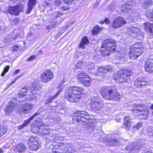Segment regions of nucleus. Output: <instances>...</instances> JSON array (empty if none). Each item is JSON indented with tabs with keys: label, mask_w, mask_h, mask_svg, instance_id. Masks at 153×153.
I'll use <instances>...</instances> for the list:
<instances>
[{
	"label": "nucleus",
	"mask_w": 153,
	"mask_h": 153,
	"mask_svg": "<svg viewBox=\"0 0 153 153\" xmlns=\"http://www.w3.org/2000/svg\"><path fill=\"white\" fill-rule=\"evenodd\" d=\"M82 89L77 87H69L66 88L65 98L70 102H76L80 98Z\"/></svg>",
	"instance_id": "obj_1"
},
{
	"label": "nucleus",
	"mask_w": 153,
	"mask_h": 153,
	"mask_svg": "<svg viewBox=\"0 0 153 153\" xmlns=\"http://www.w3.org/2000/svg\"><path fill=\"white\" fill-rule=\"evenodd\" d=\"M99 89L102 96L105 99L117 100L120 97V95L118 92L109 87H102Z\"/></svg>",
	"instance_id": "obj_2"
},
{
	"label": "nucleus",
	"mask_w": 153,
	"mask_h": 153,
	"mask_svg": "<svg viewBox=\"0 0 153 153\" xmlns=\"http://www.w3.org/2000/svg\"><path fill=\"white\" fill-rule=\"evenodd\" d=\"M116 48V43L112 39H107L102 42L101 48V55L104 56H108L110 53L114 51Z\"/></svg>",
	"instance_id": "obj_3"
},
{
	"label": "nucleus",
	"mask_w": 153,
	"mask_h": 153,
	"mask_svg": "<svg viewBox=\"0 0 153 153\" xmlns=\"http://www.w3.org/2000/svg\"><path fill=\"white\" fill-rule=\"evenodd\" d=\"M132 74L130 71L125 69L119 70L117 73L114 75V78L116 82L118 83L127 82L130 79V76Z\"/></svg>",
	"instance_id": "obj_4"
},
{
	"label": "nucleus",
	"mask_w": 153,
	"mask_h": 153,
	"mask_svg": "<svg viewBox=\"0 0 153 153\" xmlns=\"http://www.w3.org/2000/svg\"><path fill=\"white\" fill-rule=\"evenodd\" d=\"M132 113L134 115H142L143 118L147 117L149 114V108L143 105L134 104L132 107Z\"/></svg>",
	"instance_id": "obj_5"
},
{
	"label": "nucleus",
	"mask_w": 153,
	"mask_h": 153,
	"mask_svg": "<svg viewBox=\"0 0 153 153\" xmlns=\"http://www.w3.org/2000/svg\"><path fill=\"white\" fill-rule=\"evenodd\" d=\"M90 104L91 111L97 113H99V111L103 106L102 100L98 97L91 98Z\"/></svg>",
	"instance_id": "obj_6"
},
{
	"label": "nucleus",
	"mask_w": 153,
	"mask_h": 153,
	"mask_svg": "<svg viewBox=\"0 0 153 153\" xmlns=\"http://www.w3.org/2000/svg\"><path fill=\"white\" fill-rule=\"evenodd\" d=\"M88 77L86 73L84 72H81L77 75V79L81 82L83 85L87 86L90 85L91 82V79Z\"/></svg>",
	"instance_id": "obj_7"
},
{
	"label": "nucleus",
	"mask_w": 153,
	"mask_h": 153,
	"mask_svg": "<svg viewBox=\"0 0 153 153\" xmlns=\"http://www.w3.org/2000/svg\"><path fill=\"white\" fill-rule=\"evenodd\" d=\"M144 67L147 72L149 73L153 72V54L149 55Z\"/></svg>",
	"instance_id": "obj_8"
},
{
	"label": "nucleus",
	"mask_w": 153,
	"mask_h": 153,
	"mask_svg": "<svg viewBox=\"0 0 153 153\" xmlns=\"http://www.w3.org/2000/svg\"><path fill=\"white\" fill-rule=\"evenodd\" d=\"M126 23V20L121 17L115 19L112 23V27L114 28H117L123 26Z\"/></svg>",
	"instance_id": "obj_9"
},
{
	"label": "nucleus",
	"mask_w": 153,
	"mask_h": 153,
	"mask_svg": "<svg viewBox=\"0 0 153 153\" xmlns=\"http://www.w3.org/2000/svg\"><path fill=\"white\" fill-rule=\"evenodd\" d=\"M53 77L52 72L49 70H47L41 74L42 80L44 82H49Z\"/></svg>",
	"instance_id": "obj_10"
},
{
	"label": "nucleus",
	"mask_w": 153,
	"mask_h": 153,
	"mask_svg": "<svg viewBox=\"0 0 153 153\" xmlns=\"http://www.w3.org/2000/svg\"><path fill=\"white\" fill-rule=\"evenodd\" d=\"M112 67L110 66H108L103 68H100L97 69L96 75L98 76L103 77L104 74L107 72H110L112 71Z\"/></svg>",
	"instance_id": "obj_11"
},
{
	"label": "nucleus",
	"mask_w": 153,
	"mask_h": 153,
	"mask_svg": "<svg viewBox=\"0 0 153 153\" xmlns=\"http://www.w3.org/2000/svg\"><path fill=\"white\" fill-rule=\"evenodd\" d=\"M132 47L129 52V58L131 59L134 60L137 59L139 56L142 53L141 52V50H138V51H137L135 50L132 49Z\"/></svg>",
	"instance_id": "obj_12"
},
{
	"label": "nucleus",
	"mask_w": 153,
	"mask_h": 153,
	"mask_svg": "<svg viewBox=\"0 0 153 153\" xmlns=\"http://www.w3.org/2000/svg\"><path fill=\"white\" fill-rule=\"evenodd\" d=\"M146 80L147 79L145 77H140L135 81L134 85L140 88L146 85Z\"/></svg>",
	"instance_id": "obj_13"
},
{
	"label": "nucleus",
	"mask_w": 153,
	"mask_h": 153,
	"mask_svg": "<svg viewBox=\"0 0 153 153\" xmlns=\"http://www.w3.org/2000/svg\"><path fill=\"white\" fill-rule=\"evenodd\" d=\"M141 146L139 145H136L133 143H131L126 148L127 150H130L129 152L131 153H134L137 150L140 149Z\"/></svg>",
	"instance_id": "obj_14"
},
{
	"label": "nucleus",
	"mask_w": 153,
	"mask_h": 153,
	"mask_svg": "<svg viewBox=\"0 0 153 153\" xmlns=\"http://www.w3.org/2000/svg\"><path fill=\"white\" fill-rule=\"evenodd\" d=\"M14 149L16 152L18 153L24 152L26 151V146L25 143H20L15 146Z\"/></svg>",
	"instance_id": "obj_15"
},
{
	"label": "nucleus",
	"mask_w": 153,
	"mask_h": 153,
	"mask_svg": "<svg viewBox=\"0 0 153 153\" xmlns=\"http://www.w3.org/2000/svg\"><path fill=\"white\" fill-rule=\"evenodd\" d=\"M132 120V119L128 116L124 117L123 127L126 130L128 131L130 129Z\"/></svg>",
	"instance_id": "obj_16"
},
{
	"label": "nucleus",
	"mask_w": 153,
	"mask_h": 153,
	"mask_svg": "<svg viewBox=\"0 0 153 153\" xmlns=\"http://www.w3.org/2000/svg\"><path fill=\"white\" fill-rule=\"evenodd\" d=\"M14 105V102L12 101H10L9 104V105L5 108V112L6 114H9L13 112Z\"/></svg>",
	"instance_id": "obj_17"
},
{
	"label": "nucleus",
	"mask_w": 153,
	"mask_h": 153,
	"mask_svg": "<svg viewBox=\"0 0 153 153\" xmlns=\"http://www.w3.org/2000/svg\"><path fill=\"white\" fill-rule=\"evenodd\" d=\"M132 2L126 1L122 6L121 9L123 12H126V11L132 9Z\"/></svg>",
	"instance_id": "obj_18"
},
{
	"label": "nucleus",
	"mask_w": 153,
	"mask_h": 153,
	"mask_svg": "<svg viewBox=\"0 0 153 153\" xmlns=\"http://www.w3.org/2000/svg\"><path fill=\"white\" fill-rule=\"evenodd\" d=\"M146 31L152 33L153 31V23L146 22L143 24Z\"/></svg>",
	"instance_id": "obj_19"
},
{
	"label": "nucleus",
	"mask_w": 153,
	"mask_h": 153,
	"mask_svg": "<svg viewBox=\"0 0 153 153\" xmlns=\"http://www.w3.org/2000/svg\"><path fill=\"white\" fill-rule=\"evenodd\" d=\"M36 0H29L28 6V7L26 10L27 14H29L32 10L33 7L36 4Z\"/></svg>",
	"instance_id": "obj_20"
},
{
	"label": "nucleus",
	"mask_w": 153,
	"mask_h": 153,
	"mask_svg": "<svg viewBox=\"0 0 153 153\" xmlns=\"http://www.w3.org/2000/svg\"><path fill=\"white\" fill-rule=\"evenodd\" d=\"M89 43V41L87 37L85 36L82 39L81 42L80 43L79 47L81 48H84L85 45H87Z\"/></svg>",
	"instance_id": "obj_21"
},
{
	"label": "nucleus",
	"mask_w": 153,
	"mask_h": 153,
	"mask_svg": "<svg viewBox=\"0 0 153 153\" xmlns=\"http://www.w3.org/2000/svg\"><path fill=\"white\" fill-rule=\"evenodd\" d=\"M18 6L11 7L8 9L9 13L12 15H17L19 12Z\"/></svg>",
	"instance_id": "obj_22"
},
{
	"label": "nucleus",
	"mask_w": 153,
	"mask_h": 153,
	"mask_svg": "<svg viewBox=\"0 0 153 153\" xmlns=\"http://www.w3.org/2000/svg\"><path fill=\"white\" fill-rule=\"evenodd\" d=\"M129 30L131 34H132V33L137 36L139 35L140 32V30L139 28L134 27H130L129 29Z\"/></svg>",
	"instance_id": "obj_23"
},
{
	"label": "nucleus",
	"mask_w": 153,
	"mask_h": 153,
	"mask_svg": "<svg viewBox=\"0 0 153 153\" xmlns=\"http://www.w3.org/2000/svg\"><path fill=\"white\" fill-rule=\"evenodd\" d=\"M62 91L61 89H60L59 91L53 96H51L49 97L47 100L46 102L47 103H50L52 102V101L56 98L60 93Z\"/></svg>",
	"instance_id": "obj_24"
},
{
	"label": "nucleus",
	"mask_w": 153,
	"mask_h": 153,
	"mask_svg": "<svg viewBox=\"0 0 153 153\" xmlns=\"http://www.w3.org/2000/svg\"><path fill=\"white\" fill-rule=\"evenodd\" d=\"M33 106L31 104H25L22 109V111L25 113H28L30 112Z\"/></svg>",
	"instance_id": "obj_25"
},
{
	"label": "nucleus",
	"mask_w": 153,
	"mask_h": 153,
	"mask_svg": "<svg viewBox=\"0 0 153 153\" xmlns=\"http://www.w3.org/2000/svg\"><path fill=\"white\" fill-rule=\"evenodd\" d=\"M80 118L81 120L80 121L83 122H85V120H89L90 119L89 116L88 114L84 111H81Z\"/></svg>",
	"instance_id": "obj_26"
},
{
	"label": "nucleus",
	"mask_w": 153,
	"mask_h": 153,
	"mask_svg": "<svg viewBox=\"0 0 153 153\" xmlns=\"http://www.w3.org/2000/svg\"><path fill=\"white\" fill-rule=\"evenodd\" d=\"M29 148L30 149L33 150L38 149L39 146V144L38 142H36L33 143H28Z\"/></svg>",
	"instance_id": "obj_27"
},
{
	"label": "nucleus",
	"mask_w": 153,
	"mask_h": 153,
	"mask_svg": "<svg viewBox=\"0 0 153 153\" xmlns=\"http://www.w3.org/2000/svg\"><path fill=\"white\" fill-rule=\"evenodd\" d=\"M118 143V141L116 139L113 138H109L106 143L107 145L113 146H115Z\"/></svg>",
	"instance_id": "obj_28"
},
{
	"label": "nucleus",
	"mask_w": 153,
	"mask_h": 153,
	"mask_svg": "<svg viewBox=\"0 0 153 153\" xmlns=\"http://www.w3.org/2000/svg\"><path fill=\"white\" fill-rule=\"evenodd\" d=\"M133 50H135L137 51H138V50H141V52H142L143 45L140 43H136L133 45L132 47Z\"/></svg>",
	"instance_id": "obj_29"
},
{
	"label": "nucleus",
	"mask_w": 153,
	"mask_h": 153,
	"mask_svg": "<svg viewBox=\"0 0 153 153\" xmlns=\"http://www.w3.org/2000/svg\"><path fill=\"white\" fill-rule=\"evenodd\" d=\"M60 22H58V21H55L51 22V24L47 26V29H51L53 28H55L56 26H59L60 24Z\"/></svg>",
	"instance_id": "obj_30"
},
{
	"label": "nucleus",
	"mask_w": 153,
	"mask_h": 153,
	"mask_svg": "<svg viewBox=\"0 0 153 153\" xmlns=\"http://www.w3.org/2000/svg\"><path fill=\"white\" fill-rule=\"evenodd\" d=\"M81 111H78L75 113L74 115L73 119L78 122H80L81 118H80Z\"/></svg>",
	"instance_id": "obj_31"
},
{
	"label": "nucleus",
	"mask_w": 153,
	"mask_h": 153,
	"mask_svg": "<svg viewBox=\"0 0 153 153\" xmlns=\"http://www.w3.org/2000/svg\"><path fill=\"white\" fill-rule=\"evenodd\" d=\"M27 92V88L26 87L23 88L22 89L18 92L19 97H23L26 95Z\"/></svg>",
	"instance_id": "obj_32"
},
{
	"label": "nucleus",
	"mask_w": 153,
	"mask_h": 153,
	"mask_svg": "<svg viewBox=\"0 0 153 153\" xmlns=\"http://www.w3.org/2000/svg\"><path fill=\"white\" fill-rule=\"evenodd\" d=\"M145 15L148 19L152 21L151 19H153V12L152 10H146Z\"/></svg>",
	"instance_id": "obj_33"
},
{
	"label": "nucleus",
	"mask_w": 153,
	"mask_h": 153,
	"mask_svg": "<svg viewBox=\"0 0 153 153\" xmlns=\"http://www.w3.org/2000/svg\"><path fill=\"white\" fill-rule=\"evenodd\" d=\"M63 14V13L61 12L56 11L51 14V17L52 19H56L59 17Z\"/></svg>",
	"instance_id": "obj_34"
},
{
	"label": "nucleus",
	"mask_w": 153,
	"mask_h": 153,
	"mask_svg": "<svg viewBox=\"0 0 153 153\" xmlns=\"http://www.w3.org/2000/svg\"><path fill=\"white\" fill-rule=\"evenodd\" d=\"M7 131V130L6 126L3 125L0 126V137L6 133Z\"/></svg>",
	"instance_id": "obj_35"
},
{
	"label": "nucleus",
	"mask_w": 153,
	"mask_h": 153,
	"mask_svg": "<svg viewBox=\"0 0 153 153\" xmlns=\"http://www.w3.org/2000/svg\"><path fill=\"white\" fill-rule=\"evenodd\" d=\"M39 94L38 92H33L31 93L30 95V98L31 99L33 100H36L39 99Z\"/></svg>",
	"instance_id": "obj_36"
},
{
	"label": "nucleus",
	"mask_w": 153,
	"mask_h": 153,
	"mask_svg": "<svg viewBox=\"0 0 153 153\" xmlns=\"http://www.w3.org/2000/svg\"><path fill=\"white\" fill-rule=\"evenodd\" d=\"M147 134H148L149 137L153 138V128L150 127H148L146 130Z\"/></svg>",
	"instance_id": "obj_37"
},
{
	"label": "nucleus",
	"mask_w": 153,
	"mask_h": 153,
	"mask_svg": "<svg viewBox=\"0 0 153 153\" xmlns=\"http://www.w3.org/2000/svg\"><path fill=\"white\" fill-rule=\"evenodd\" d=\"M152 4V2L150 0H146L144 2L143 7L145 8H146L149 6H150Z\"/></svg>",
	"instance_id": "obj_38"
},
{
	"label": "nucleus",
	"mask_w": 153,
	"mask_h": 153,
	"mask_svg": "<svg viewBox=\"0 0 153 153\" xmlns=\"http://www.w3.org/2000/svg\"><path fill=\"white\" fill-rule=\"evenodd\" d=\"M100 29V28L98 26H96L94 28L92 32V34L94 35H96L98 33Z\"/></svg>",
	"instance_id": "obj_39"
},
{
	"label": "nucleus",
	"mask_w": 153,
	"mask_h": 153,
	"mask_svg": "<svg viewBox=\"0 0 153 153\" xmlns=\"http://www.w3.org/2000/svg\"><path fill=\"white\" fill-rule=\"evenodd\" d=\"M29 123L30 121L29 120H27L24 121V122L22 124V125L18 126V128L19 129H21L24 127L27 126Z\"/></svg>",
	"instance_id": "obj_40"
},
{
	"label": "nucleus",
	"mask_w": 153,
	"mask_h": 153,
	"mask_svg": "<svg viewBox=\"0 0 153 153\" xmlns=\"http://www.w3.org/2000/svg\"><path fill=\"white\" fill-rule=\"evenodd\" d=\"M64 147H62V148H59L57 151H55V153H66L67 149H63Z\"/></svg>",
	"instance_id": "obj_41"
},
{
	"label": "nucleus",
	"mask_w": 153,
	"mask_h": 153,
	"mask_svg": "<svg viewBox=\"0 0 153 153\" xmlns=\"http://www.w3.org/2000/svg\"><path fill=\"white\" fill-rule=\"evenodd\" d=\"M28 140V143H33L36 142H38L37 138L33 136L30 137Z\"/></svg>",
	"instance_id": "obj_42"
},
{
	"label": "nucleus",
	"mask_w": 153,
	"mask_h": 153,
	"mask_svg": "<svg viewBox=\"0 0 153 153\" xmlns=\"http://www.w3.org/2000/svg\"><path fill=\"white\" fill-rule=\"evenodd\" d=\"M54 4L56 6H60L62 4L61 0H55Z\"/></svg>",
	"instance_id": "obj_43"
},
{
	"label": "nucleus",
	"mask_w": 153,
	"mask_h": 153,
	"mask_svg": "<svg viewBox=\"0 0 153 153\" xmlns=\"http://www.w3.org/2000/svg\"><path fill=\"white\" fill-rule=\"evenodd\" d=\"M142 123L141 122H140L136 124L133 127V128L134 130H137L139 129L142 126Z\"/></svg>",
	"instance_id": "obj_44"
},
{
	"label": "nucleus",
	"mask_w": 153,
	"mask_h": 153,
	"mask_svg": "<svg viewBox=\"0 0 153 153\" xmlns=\"http://www.w3.org/2000/svg\"><path fill=\"white\" fill-rule=\"evenodd\" d=\"M33 87L34 88V89L36 90H40L41 89V88L40 87V86L39 84H36V85L35 84H33Z\"/></svg>",
	"instance_id": "obj_45"
},
{
	"label": "nucleus",
	"mask_w": 153,
	"mask_h": 153,
	"mask_svg": "<svg viewBox=\"0 0 153 153\" xmlns=\"http://www.w3.org/2000/svg\"><path fill=\"white\" fill-rule=\"evenodd\" d=\"M39 114V113H36L34 114H33L31 117H30L29 119H27V120H29L30 121V122L31 120H33V119L36 116H37L38 114Z\"/></svg>",
	"instance_id": "obj_46"
},
{
	"label": "nucleus",
	"mask_w": 153,
	"mask_h": 153,
	"mask_svg": "<svg viewBox=\"0 0 153 153\" xmlns=\"http://www.w3.org/2000/svg\"><path fill=\"white\" fill-rule=\"evenodd\" d=\"M64 3L66 4H71L72 2H73L74 0H63Z\"/></svg>",
	"instance_id": "obj_47"
},
{
	"label": "nucleus",
	"mask_w": 153,
	"mask_h": 153,
	"mask_svg": "<svg viewBox=\"0 0 153 153\" xmlns=\"http://www.w3.org/2000/svg\"><path fill=\"white\" fill-rule=\"evenodd\" d=\"M82 63L81 62H78L77 63V64L76 65V67H75L74 69L76 70L78 69V68H79L81 67V65Z\"/></svg>",
	"instance_id": "obj_48"
},
{
	"label": "nucleus",
	"mask_w": 153,
	"mask_h": 153,
	"mask_svg": "<svg viewBox=\"0 0 153 153\" xmlns=\"http://www.w3.org/2000/svg\"><path fill=\"white\" fill-rule=\"evenodd\" d=\"M50 4L48 2L47 0H44V1L43 3V6L45 7H47L50 5Z\"/></svg>",
	"instance_id": "obj_49"
},
{
	"label": "nucleus",
	"mask_w": 153,
	"mask_h": 153,
	"mask_svg": "<svg viewBox=\"0 0 153 153\" xmlns=\"http://www.w3.org/2000/svg\"><path fill=\"white\" fill-rule=\"evenodd\" d=\"M18 49L19 48L17 46L14 45L13 46L12 50L13 51H17Z\"/></svg>",
	"instance_id": "obj_50"
},
{
	"label": "nucleus",
	"mask_w": 153,
	"mask_h": 153,
	"mask_svg": "<svg viewBox=\"0 0 153 153\" xmlns=\"http://www.w3.org/2000/svg\"><path fill=\"white\" fill-rule=\"evenodd\" d=\"M60 8L61 9V10L63 11L67 10L69 9V8L68 7H60Z\"/></svg>",
	"instance_id": "obj_51"
},
{
	"label": "nucleus",
	"mask_w": 153,
	"mask_h": 153,
	"mask_svg": "<svg viewBox=\"0 0 153 153\" xmlns=\"http://www.w3.org/2000/svg\"><path fill=\"white\" fill-rule=\"evenodd\" d=\"M35 58V57L34 56H32L29 58L27 59V60L29 61H31L32 60H34Z\"/></svg>",
	"instance_id": "obj_52"
},
{
	"label": "nucleus",
	"mask_w": 153,
	"mask_h": 153,
	"mask_svg": "<svg viewBox=\"0 0 153 153\" xmlns=\"http://www.w3.org/2000/svg\"><path fill=\"white\" fill-rule=\"evenodd\" d=\"M10 68V67L9 66L7 65L4 68V70L7 72L8 71Z\"/></svg>",
	"instance_id": "obj_53"
},
{
	"label": "nucleus",
	"mask_w": 153,
	"mask_h": 153,
	"mask_svg": "<svg viewBox=\"0 0 153 153\" xmlns=\"http://www.w3.org/2000/svg\"><path fill=\"white\" fill-rule=\"evenodd\" d=\"M102 23H103L104 22L106 23V24H108L109 23V20L107 18H106L103 22L102 21Z\"/></svg>",
	"instance_id": "obj_54"
},
{
	"label": "nucleus",
	"mask_w": 153,
	"mask_h": 153,
	"mask_svg": "<svg viewBox=\"0 0 153 153\" xmlns=\"http://www.w3.org/2000/svg\"><path fill=\"white\" fill-rule=\"evenodd\" d=\"M19 20L16 19H14L13 20V22L14 24L16 25L18 24Z\"/></svg>",
	"instance_id": "obj_55"
},
{
	"label": "nucleus",
	"mask_w": 153,
	"mask_h": 153,
	"mask_svg": "<svg viewBox=\"0 0 153 153\" xmlns=\"http://www.w3.org/2000/svg\"><path fill=\"white\" fill-rule=\"evenodd\" d=\"M6 73H7L6 72L4 71L3 70L1 74V76H2V77L4 76L5 75V74H6Z\"/></svg>",
	"instance_id": "obj_56"
},
{
	"label": "nucleus",
	"mask_w": 153,
	"mask_h": 153,
	"mask_svg": "<svg viewBox=\"0 0 153 153\" xmlns=\"http://www.w3.org/2000/svg\"><path fill=\"white\" fill-rule=\"evenodd\" d=\"M20 76H19L17 77L14 81L12 82L11 84H13V83H14L15 82L16 80H17L20 77Z\"/></svg>",
	"instance_id": "obj_57"
},
{
	"label": "nucleus",
	"mask_w": 153,
	"mask_h": 153,
	"mask_svg": "<svg viewBox=\"0 0 153 153\" xmlns=\"http://www.w3.org/2000/svg\"><path fill=\"white\" fill-rule=\"evenodd\" d=\"M65 79H63L62 81V82H60V84L59 85V86H61V85H62L63 83H64V82H65Z\"/></svg>",
	"instance_id": "obj_58"
},
{
	"label": "nucleus",
	"mask_w": 153,
	"mask_h": 153,
	"mask_svg": "<svg viewBox=\"0 0 153 153\" xmlns=\"http://www.w3.org/2000/svg\"><path fill=\"white\" fill-rule=\"evenodd\" d=\"M142 153H152L151 152L147 150H144Z\"/></svg>",
	"instance_id": "obj_59"
},
{
	"label": "nucleus",
	"mask_w": 153,
	"mask_h": 153,
	"mask_svg": "<svg viewBox=\"0 0 153 153\" xmlns=\"http://www.w3.org/2000/svg\"><path fill=\"white\" fill-rule=\"evenodd\" d=\"M20 71L19 70H15V71L14 72V74H16L18 73Z\"/></svg>",
	"instance_id": "obj_60"
},
{
	"label": "nucleus",
	"mask_w": 153,
	"mask_h": 153,
	"mask_svg": "<svg viewBox=\"0 0 153 153\" xmlns=\"http://www.w3.org/2000/svg\"><path fill=\"white\" fill-rule=\"evenodd\" d=\"M3 152L1 148H0V153H2Z\"/></svg>",
	"instance_id": "obj_61"
},
{
	"label": "nucleus",
	"mask_w": 153,
	"mask_h": 153,
	"mask_svg": "<svg viewBox=\"0 0 153 153\" xmlns=\"http://www.w3.org/2000/svg\"><path fill=\"white\" fill-rule=\"evenodd\" d=\"M152 33L153 35V32H152Z\"/></svg>",
	"instance_id": "obj_62"
},
{
	"label": "nucleus",
	"mask_w": 153,
	"mask_h": 153,
	"mask_svg": "<svg viewBox=\"0 0 153 153\" xmlns=\"http://www.w3.org/2000/svg\"><path fill=\"white\" fill-rule=\"evenodd\" d=\"M99 139V140H100V141H101V140H100V139Z\"/></svg>",
	"instance_id": "obj_63"
},
{
	"label": "nucleus",
	"mask_w": 153,
	"mask_h": 153,
	"mask_svg": "<svg viewBox=\"0 0 153 153\" xmlns=\"http://www.w3.org/2000/svg\"><path fill=\"white\" fill-rule=\"evenodd\" d=\"M11 0V1H13V0Z\"/></svg>",
	"instance_id": "obj_64"
}]
</instances>
